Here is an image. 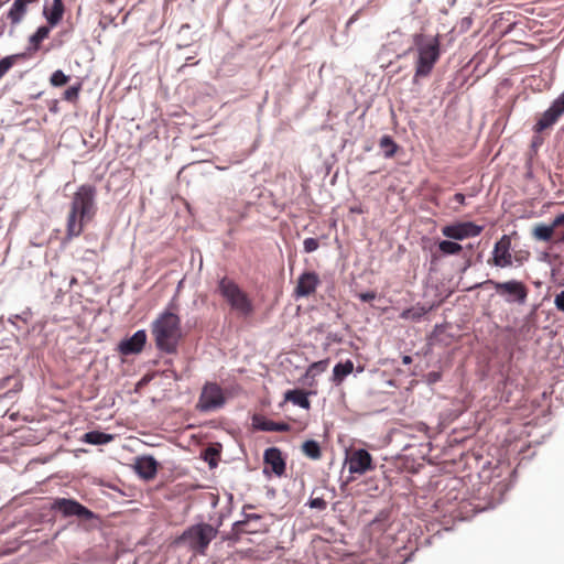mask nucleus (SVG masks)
I'll return each instance as SVG.
<instances>
[{"label":"nucleus","instance_id":"17","mask_svg":"<svg viewBox=\"0 0 564 564\" xmlns=\"http://www.w3.org/2000/svg\"><path fill=\"white\" fill-rule=\"evenodd\" d=\"M253 425L257 430L263 432H288L291 429L286 422H275L260 415L253 416Z\"/></svg>","mask_w":564,"mask_h":564},{"label":"nucleus","instance_id":"36","mask_svg":"<svg viewBox=\"0 0 564 564\" xmlns=\"http://www.w3.org/2000/svg\"><path fill=\"white\" fill-rule=\"evenodd\" d=\"M80 90V84L70 86L64 91V99L67 101H74L78 98Z\"/></svg>","mask_w":564,"mask_h":564},{"label":"nucleus","instance_id":"41","mask_svg":"<svg viewBox=\"0 0 564 564\" xmlns=\"http://www.w3.org/2000/svg\"><path fill=\"white\" fill-rule=\"evenodd\" d=\"M554 305L560 312L564 313V291H561L555 295Z\"/></svg>","mask_w":564,"mask_h":564},{"label":"nucleus","instance_id":"18","mask_svg":"<svg viewBox=\"0 0 564 564\" xmlns=\"http://www.w3.org/2000/svg\"><path fill=\"white\" fill-rule=\"evenodd\" d=\"M43 13L50 26L53 28L57 25L62 20L64 13L63 1L53 0V3L50 8L46 6L44 7Z\"/></svg>","mask_w":564,"mask_h":564},{"label":"nucleus","instance_id":"32","mask_svg":"<svg viewBox=\"0 0 564 564\" xmlns=\"http://www.w3.org/2000/svg\"><path fill=\"white\" fill-rule=\"evenodd\" d=\"M32 317H33V312L31 311V308L26 307L20 314L11 315L8 318V322L11 325H15V321H19V322H21V324L26 325L31 322Z\"/></svg>","mask_w":564,"mask_h":564},{"label":"nucleus","instance_id":"43","mask_svg":"<svg viewBox=\"0 0 564 564\" xmlns=\"http://www.w3.org/2000/svg\"><path fill=\"white\" fill-rule=\"evenodd\" d=\"M22 389V384L20 382H17L14 384V388L8 390L4 392L0 398H11L13 394L18 393Z\"/></svg>","mask_w":564,"mask_h":564},{"label":"nucleus","instance_id":"46","mask_svg":"<svg viewBox=\"0 0 564 564\" xmlns=\"http://www.w3.org/2000/svg\"><path fill=\"white\" fill-rule=\"evenodd\" d=\"M441 378V375L438 372H430L429 373V382L430 383H434L436 381H438Z\"/></svg>","mask_w":564,"mask_h":564},{"label":"nucleus","instance_id":"38","mask_svg":"<svg viewBox=\"0 0 564 564\" xmlns=\"http://www.w3.org/2000/svg\"><path fill=\"white\" fill-rule=\"evenodd\" d=\"M308 507L312 508V509H317V510H325L327 508V502L321 498V497H317V498H311L307 502Z\"/></svg>","mask_w":564,"mask_h":564},{"label":"nucleus","instance_id":"12","mask_svg":"<svg viewBox=\"0 0 564 564\" xmlns=\"http://www.w3.org/2000/svg\"><path fill=\"white\" fill-rule=\"evenodd\" d=\"M511 240L503 235L494 247L492 264L498 268H506L512 264V254L510 252Z\"/></svg>","mask_w":564,"mask_h":564},{"label":"nucleus","instance_id":"50","mask_svg":"<svg viewBox=\"0 0 564 564\" xmlns=\"http://www.w3.org/2000/svg\"><path fill=\"white\" fill-rule=\"evenodd\" d=\"M223 521H224V516H223V514H220V516L218 517V519H217L216 523H215V524H213L214 527H217V531H218V532H219V528H220V527H221V524H223Z\"/></svg>","mask_w":564,"mask_h":564},{"label":"nucleus","instance_id":"51","mask_svg":"<svg viewBox=\"0 0 564 564\" xmlns=\"http://www.w3.org/2000/svg\"><path fill=\"white\" fill-rule=\"evenodd\" d=\"M402 362H403L404 365H410V364L412 362V357H411V356H408V355L403 356V357H402Z\"/></svg>","mask_w":564,"mask_h":564},{"label":"nucleus","instance_id":"1","mask_svg":"<svg viewBox=\"0 0 564 564\" xmlns=\"http://www.w3.org/2000/svg\"><path fill=\"white\" fill-rule=\"evenodd\" d=\"M96 212V187L88 184L79 186L70 202L66 237L68 239L78 237L83 232L84 225L94 218Z\"/></svg>","mask_w":564,"mask_h":564},{"label":"nucleus","instance_id":"48","mask_svg":"<svg viewBox=\"0 0 564 564\" xmlns=\"http://www.w3.org/2000/svg\"><path fill=\"white\" fill-rule=\"evenodd\" d=\"M11 379H12V377H11V376H7V377H4V378L0 379V390H1V389H4V388L8 386L9 381H10Z\"/></svg>","mask_w":564,"mask_h":564},{"label":"nucleus","instance_id":"5","mask_svg":"<svg viewBox=\"0 0 564 564\" xmlns=\"http://www.w3.org/2000/svg\"><path fill=\"white\" fill-rule=\"evenodd\" d=\"M217 292L239 316L248 317L253 313V304L246 292L231 279L224 276L218 281Z\"/></svg>","mask_w":564,"mask_h":564},{"label":"nucleus","instance_id":"44","mask_svg":"<svg viewBox=\"0 0 564 564\" xmlns=\"http://www.w3.org/2000/svg\"><path fill=\"white\" fill-rule=\"evenodd\" d=\"M389 518V512L386 510H382L378 513V516L372 520V523H377L383 520H387Z\"/></svg>","mask_w":564,"mask_h":564},{"label":"nucleus","instance_id":"25","mask_svg":"<svg viewBox=\"0 0 564 564\" xmlns=\"http://www.w3.org/2000/svg\"><path fill=\"white\" fill-rule=\"evenodd\" d=\"M379 147L382 150V154L386 159H391L399 150V145L389 134H383L380 138Z\"/></svg>","mask_w":564,"mask_h":564},{"label":"nucleus","instance_id":"42","mask_svg":"<svg viewBox=\"0 0 564 564\" xmlns=\"http://www.w3.org/2000/svg\"><path fill=\"white\" fill-rule=\"evenodd\" d=\"M358 297L362 302H371L372 300H375L377 297V293L373 291L364 292V293H359Z\"/></svg>","mask_w":564,"mask_h":564},{"label":"nucleus","instance_id":"20","mask_svg":"<svg viewBox=\"0 0 564 564\" xmlns=\"http://www.w3.org/2000/svg\"><path fill=\"white\" fill-rule=\"evenodd\" d=\"M31 2V0H14L9 12L8 19L12 24H18L22 21L24 14L26 13V6Z\"/></svg>","mask_w":564,"mask_h":564},{"label":"nucleus","instance_id":"26","mask_svg":"<svg viewBox=\"0 0 564 564\" xmlns=\"http://www.w3.org/2000/svg\"><path fill=\"white\" fill-rule=\"evenodd\" d=\"M431 310H432V306L426 308L424 306L416 305V306L404 310L400 314V317L402 319L420 322L423 318V316L426 315Z\"/></svg>","mask_w":564,"mask_h":564},{"label":"nucleus","instance_id":"23","mask_svg":"<svg viewBox=\"0 0 564 564\" xmlns=\"http://www.w3.org/2000/svg\"><path fill=\"white\" fill-rule=\"evenodd\" d=\"M113 440V435L99 432V431H90L84 434L83 441L85 443L91 444V445H104L108 444Z\"/></svg>","mask_w":564,"mask_h":564},{"label":"nucleus","instance_id":"29","mask_svg":"<svg viewBox=\"0 0 564 564\" xmlns=\"http://www.w3.org/2000/svg\"><path fill=\"white\" fill-rule=\"evenodd\" d=\"M26 53L8 55L0 59V78L14 65L18 59L24 58Z\"/></svg>","mask_w":564,"mask_h":564},{"label":"nucleus","instance_id":"52","mask_svg":"<svg viewBox=\"0 0 564 564\" xmlns=\"http://www.w3.org/2000/svg\"><path fill=\"white\" fill-rule=\"evenodd\" d=\"M470 265H471V261H470V259H467L462 271L465 272Z\"/></svg>","mask_w":564,"mask_h":564},{"label":"nucleus","instance_id":"54","mask_svg":"<svg viewBox=\"0 0 564 564\" xmlns=\"http://www.w3.org/2000/svg\"><path fill=\"white\" fill-rule=\"evenodd\" d=\"M562 285L564 286V282L562 283Z\"/></svg>","mask_w":564,"mask_h":564},{"label":"nucleus","instance_id":"31","mask_svg":"<svg viewBox=\"0 0 564 564\" xmlns=\"http://www.w3.org/2000/svg\"><path fill=\"white\" fill-rule=\"evenodd\" d=\"M554 238L556 243H564V213L554 218Z\"/></svg>","mask_w":564,"mask_h":564},{"label":"nucleus","instance_id":"8","mask_svg":"<svg viewBox=\"0 0 564 564\" xmlns=\"http://www.w3.org/2000/svg\"><path fill=\"white\" fill-rule=\"evenodd\" d=\"M53 509L61 512L64 517H77L86 521L96 518L91 510L74 499L57 498L53 503Z\"/></svg>","mask_w":564,"mask_h":564},{"label":"nucleus","instance_id":"39","mask_svg":"<svg viewBox=\"0 0 564 564\" xmlns=\"http://www.w3.org/2000/svg\"><path fill=\"white\" fill-rule=\"evenodd\" d=\"M536 328V323H528L524 318H522L521 326L519 328V333L522 335H528L534 332Z\"/></svg>","mask_w":564,"mask_h":564},{"label":"nucleus","instance_id":"30","mask_svg":"<svg viewBox=\"0 0 564 564\" xmlns=\"http://www.w3.org/2000/svg\"><path fill=\"white\" fill-rule=\"evenodd\" d=\"M438 249L443 254H457L459 251H462L463 247L452 240H442L438 243Z\"/></svg>","mask_w":564,"mask_h":564},{"label":"nucleus","instance_id":"14","mask_svg":"<svg viewBox=\"0 0 564 564\" xmlns=\"http://www.w3.org/2000/svg\"><path fill=\"white\" fill-rule=\"evenodd\" d=\"M319 284V276L313 271L302 273L297 279L295 295L297 297H306L313 294Z\"/></svg>","mask_w":564,"mask_h":564},{"label":"nucleus","instance_id":"35","mask_svg":"<svg viewBox=\"0 0 564 564\" xmlns=\"http://www.w3.org/2000/svg\"><path fill=\"white\" fill-rule=\"evenodd\" d=\"M261 519V516L258 513H243V519L234 522V529H238L239 527L247 525L250 521H258Z\"/></svg>","mask_w":564,"mask_h":564},{"label":"nucleus","instance_id":"34","mask_svg":"<svg viewBox=\"0 0 564 564\" xmlns=\"http://www.w3.org/2000/svg\"><path fill=\"white\" fill-rule=\"evenodd\" d=\"M328 366V360H319L317 362H313L307 370V375L316 376L326 370Z\"/></svg>","mask_w":564,"mask_h":564},{"label":"nucleus","instance_id":"4","mask_svg":"<svg viewBox=\"0 0 564 564\" xmlns=\"http://www.w3.org/2000/svg\"><path fill=\"white\" fill-rule=\"evenodd\" d=\"M218 535L217 527L199 522L188 527L176 540L177 544L185 545L198 555H206L210 542Z\"/></svg>","mask_w":564,"mask_h":564},{"label":"nucleus","instance_id":"9","mask_svg":"<svg viewBox=\"0 0 564 564\" xmlns=\"http://www.w3.org/2000/svg\"><path fill=\"white\" fill-rule=\"evenodd\" d=\"M564 113V91L551 104V106L538 119L534 130L542 132L552 127Z\"/></svg>","mask_w":564,"mask_h":564},{"label":"nucleus","instance_id":"45","mask_svg":"<svg viewBox=\"0 0 564 564\" xmlns=\"http://www.w3.org/2000/svg\"><path fill=\"white\" fill-rule=\"evenodd\" d=\"M231 531H232V532H231V535H232V536H231L230 539H235V540H238V539H239V536H240L242 533L247 532V531L243 529V527H239L238 529H234V528H232V530H231Z\"/></svg>","mask_w":564,"mask_h":564},{"label":"nucleus","instance_id":"13","mask_svg":"<svg viewBox=\"0 0 564 564\" xmlns=\"http://www.w3.org/2000/svg\"><path fill=\"white\" fill-rule=\"evenodd\" d=\"M147 343L144 329L137 330L132 336L120 341L118 350L123 356L139 354Z\"/></svg>","mask_w":564,"mask_h":564},{"label":"nucleus","instance_id":"40","mask_svg":"<svg viewBox=\"0 0 564 564\" xmlns=\"http://www.w3.org/2000/svg\"><path fill=\"white\" fill-rule=\"evenodd\" d=\"M538 310L539 305H532L530 312L523 317L528 323H536L538 322Z\"/></svg>","mask_w":564,"mask_h":564},{"label":"nucleus","instance_id":"49","mask_svg":"<svg viewBox=\"0 0 564 564\" xmlns=\"http://www.w3.org/2000/svg\"><path fill=\"white\" fill-rule=\"evenodd\" d=\"M20 323L21 322L15 321V325H13L15 327V329L19 330V332L29 333V329L24 328Z\"/></svg>","mask_w":564,"mask_h":564},{"label":"nucleus","instance_id":"7","mask_svg":"<svg viewBox=\"0 0 564 564\" xmlns=\"http://www.w3.org/2000/svg\"><path fill=\"white\" fill-rule=\"evenodd\" d=\"M225 403L223 389L216 382H206L202 389L197 409L200 412H210L223 408Z\"/></svg>","mask_w":564,"mask_h":564},{"label":"nucleus","instance_id":"33","mask_svg":"<svg viewBox=\"0 0 564 564\" xmlns=\"http://www.w3.org/2000/svg\"><path fill=\"white\" fill-rule=\"evenodd\" d=\"M69 76L65 75L63 70H55L50 78L51 85L54 87H61L68 83Z\"/></svg>","mask_w":564,"mask_h":564},{"label":"nucleus","instance_id":"37","mask_svg":"<svg viewBox=\"0 0 564 564\" xmlns=\"http://www.w3.org/2000/svg\"><path fill=\"white\" fill-rule=\"evenodd\" d=\"M303 247L305 252L311 253L318 249L319 242L317 239L308 237L304 239Z\"/></svg>","mask_w":564,"mask_h":564},{"label":"nucleus","instance_id":"27","mask_svg":"<svg viewBox=\"0 0 564 564\" xmlns=\"http://www.w3.org/2000/svg\"><path fill=\"white\" fill-rule=\"evenodd\" d=\"M220 457V445H212L202 452V458L208 464L209 468H216Z\"/></svg>","mask_w":564,"mask_h":564},{"label":"nucleus","instance_id":"24","mask_svg":"<svg viewBox=\"0 0 564 564\" xmlns=\"http://www.w3.org/2000/svg\"><path fill=\"white\" fill-rule=\"evenodd\" d=\"M51 29L52 26L50 25L39 26L37 30L29 39L30 46L28 47V51H37L40 43L48 36Z\"/></svg>","mask_w":564,"mask_h":564},{"label":"nucleus","instance_id":"3","mask_svg":"<svg viewBox=\"0 0 564 564\" xmlns=\"http://www.w3.org/2000/svg\"><path fill=\"white\" fill-rule=\"evenodd\" d=\"M152 334L156 347L166 354H174L177 350L182 337L181 319L178 315L165 311L152 324Z\"/></svg>","mask_w":564,"mask_h":564},{"label":"nucleus","instance_id":"16","mask_svg":"<svg viewBox=\"0 0 564 564\" xmlns=\"http://www.w3.org/2000/svg\"><path fill=\"white\" fill-rule=\"evenodd\" d=\"M159 463L151 455H144L135 458V473L144 480L153 479L158 473Z\"/></svg>","mask_w":564,"mask_h":564},{"label":"nucleus","instance_id":"28","mask_svg":"<svg viewBox=\"0 0 564 564\" xmlns=\"http://www.w3.org/2000/svg\"><path fill=\"white\" fill-rule=\"evenodd\" d=\"M303 453L312 458L318 459L321 457V447L319 444L314 440H307L302 445Z\"/></svg>","mask_w":564,"mask_h":564},{"label":"nucleus","instance_id":"47","mask_svg":"<svg viewBox=\"0 0 564 564\" xmlns=\"http://www.w3.org/2000/svg\"><path fill=\"white\" fill-rule=\"evenodd\" d=\"M454 200L463 205L465 203V195L462 193H456L454 195Z\"/></svg>","mask_w":564,"mask_h":564},{"label":"nucleus","instance_id":"19","mask_svg":"<svg viewBox=\"0 0 564 564\" xmlns=\"http://www.w3.org/2000/svg\"><path fill=\"white\" fill-rule=\"evenodd\" d=\"M284 399L305 410H308L311 406L308 392L301 389L288 390L284 394Z\"/></svg>","mask_w":564,"mask_h":564},{"label":"nucleus","instance_id":"10","mask_svg":"<svg viewBox=\"0 0 564 564\" xmlns=\"http://www.w3.org/2000/svg\"><path fill=\"white\" fill-rule=\"evenodd\" d=\"M482 231V226H478L471 221L457 223L447 225L442 228V234L454 240H463L470 237H477Z\"/></svg>","mask_w":564,"mask_h":564},{"label":"nucleus","instance_id":"21","mask_svg":"<svg viewBox=\"0 0 564 564\" xmlns=\"http://www.w3.org/2000/svg\"><path fill=\"white\" fill-rule=\"evenodd\" d=\"M354 370V362L347 359L344 362H338L333 368V382L339 384L344 379Z\"/></svg>","mask_w":564,"mask_h":564},{"label":"nucleus","instance_id":"6","mask_svg":"<svg viewBox=\"0 0 564 564\" xmlns=\"http://www.w3.org/2000/svg\"><path fill=\"white\" fill-rule=\"evenodd\" d=\"M485 284H491L495 288L497 294L503 297L505 302L508 304L523 305L527 302L529 290L523 282L518 280H509L506 282L487 280L481 283H476L468 290L478 289Z\"/></svg>","mask_w":564,"mask_h":564},{"label":"nucleus","instance_id":"11","mask_svg":"<svg viewBox=\"0 0 564 564\" xmlns=\"http://www.w3.org/2000/svg\"><path fill=\"white\" fill-rule=\"evenodd\" d=\"M350 474L362 475L375 468L370 453L365 448L352 451L346 458Z\"/></svg>","mask_w":564,"mask_h":564},{"label":"nucleus","instance_id":"53","mask_svg":"<svg viewBox=\"0 0 564 564\" xmlns=\"http://www.w3.org/2000/svg\"><path fill=\"white\" fill-rule=\"evenodd\" d=\"M443 328V325H435L434 333L440 332Z\"/></svg>","mask_w":564,"mask_h":564},{"label":"nucleus","instance_id":"2","mask_svg":"<svg viewBox=\"0 0 564 564\" xmlns=\"http://www.w3.org/2000/svg\"><path fill=\"white\" fill-rule=\"evenodd\" d=\"M413 46L409 50L415 54V73L413 82L430 76L441 57V42L438 35L415 33Z\"/></svg>","mask_w":564,"mask_h":564},{"label":"nucleus","instance_id":"22","mask_svg":"<svg viewBox=\"0 0 564 564\" xmlns=\"http://www.w3.org/2000/svg\"><path fill=\"white\" fill-rule=\"evenodd\" d=\"M554 220L550 225L541 223L533 228L532 235L536 240L550 241L554 237Z\"/></svg>","mask_w":564,"mask_h":564},{"label":"nucleus","instance_id":"15","mask_svg":"<svg viewBox=\"0 0 564 564\" xmlns=\"http://www.w3.org/2000/svg\"><path fill=\"white\" fill-rule=\"evenodd\" d=\"M263 460L267 466H270L272 473L281 477L285 473V459L282 452L278 447H269L264 451Z\"/></svg>","mask_w":564,"mask_h":564}]
</instances>
